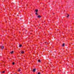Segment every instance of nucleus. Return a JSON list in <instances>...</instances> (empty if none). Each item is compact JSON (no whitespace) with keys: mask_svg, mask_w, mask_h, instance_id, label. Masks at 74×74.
Here are the masks:
<instances>
[{"mask_svg":"<svg viewBox=\"0 0 74 74\" xmlns=\"http://www.w3.org/2000/svg\"><path fill=\"white\" fill-rule=\"evenodd\" d=\"M1 48L2 49H4V46H1Z\"/></svg>","mask_w":74,"mask_h":74,"instance_id":"nucleus-1","label":"nucleus"},{"mask_svg":"<svg viewBox=\"0 0 74 74\" xmlns=\"http://www.w3.org/2000/svg\"><path fill=\"white\" fill-rule=\"evenodd\" d=\"M21 53H24V51H21Z\"/></svg>","mask_w":74,"mask_h":74,"instance_id":"nucleus-2","label":"nucleus"},{"mask_svg":"<svg viewBox=\"0 0 74 74\" xmlns=\"http://www.w3.org/2000/svg\"><path fill=\"white\" fill-rule=\"evenodd\" d=\"M33 72H35V71H36V69H33Z\"/></svg>","mask_w":74,"mask_h":74,"instance_id":"nucleus-3","label":"nucleus"},{"mask_svg":"<svg viewBox=\"0 0 74 74\" xmlns=\"http://www.w3.org/2000/svg\"><path fill=\"white\" fill-rule=\"evenodd\" d=\"M14 53V51H12L11 52H10L11 53Z\"/></svg>","mask_w":74,"mask_h":74,"instance_id":"nucleus-4","label":"nucleus"},{"mask_svg":"<svg viewBox=\"0 0 74 74\" xmlns=\"http://www.w3.org/2000/svg\"><path fill=\"white\" fill-rule=\"evenodd\" d=\"M38 18H41V16H40L39 15L38 16Z\"/></svg>","mask_w":74,"mask_h":74,"instance_id":"nucleus-5","label":"nucleus"},{"mask_svg":"<svg viewBox=\"0 0 74 74\" xmlns=\"http://www.w3.org/2000/svg\"><path fill=\"white\" fill-rule=\"evenodd\" d=\"M35 11L36 12H38V10H35Z\"/></svg>","mask_w":74,"mask_h":74,"instance_id":"nucleus-6","label":"nucleus"},{"mask_svg":"<svg viewBox=\"0 0 74 74\" xmlns=\"http://www.w3.org/2000/svg\"><path fill=\"white\" fill-rule=\"evenodd\" d=\"M38 62H41V61L40 60H38Z\"/></svg>","mask_w":74,"mask_h":74,"instance_id":"nucleus-7","label":"nucleus"},{"mask_svg":"<svg viewBox=\"0 0 74 74\" xmlns=\"http://www.w3.org/2000/svg\"><path fill=\"white\" fill-rule=\"evenodd\" d=\"M18 72H20V71H21V70H18Z\"/></svg>","mask_w":74,"mask_h":74,"instance_id":"nucleus-8","label":"nucleus"},{"mask_svg":"<svg viewBox=\"0 0 74 74\" xmlns=\"http://www.w3.org/2000/svg\"><path fill=\"white\" fill-rule=\"evenodd\" d=\"M62 46H63L64 47V43H63V45H62Z\"/></svg>","mask_w":74,"mask_h":74,"instance_id":"nucleus-9","label":"nucleus"},{"mask_svg":"<svg viewBox=\"0 0 74 74\" xmlns=\"http://www.w3.org/2000/svg\"><path fill=\"white\" fill-rule=\"evenodd\" d=\"M69 15L68 14V15L67 16V18H69Z\"/></svg>","mask_w":74,"mask_h":74,"instance_id":"nucleus-10","label":"nucleus"},{"mask_svg":"<svg viewBox=\"0 0 74 74\" xmlns=\"http://www.w3.org/2000/svg\"><path fill=\"white\" fill-rule=\"evenodd\" d=\"M12 64H13V65H14V64H15V63H14V62H12Z\"/></svg>","mask_w":74,"mask_h":74,"instance_id":"nucleus-11","label":"nucleus"},{"mask_svg":"<svg viewBox=\"0 0 74 74\" xmlns=\"http://www.w3.org/2000/svg\"><path fill=\"white\" fill-rule=\"evenodd\" d=\"M19 46L20 47H22V45H20Z\"/></svg>","mask_w":74,"mask_h":74,"instance_id":"nucleus-12","label":"nucleus"},{"mask_svg":"<svg viewBox=\"0 0 74 74\" xmlns=\"http://www.w3.org/2000/svg\"><path fill=\"white\" fill-rule=\"evenodd\" d=\"M5 72V71H3L2 72V73H4Z\"/></svg>","mask_w":74,"mask_h":74,"instance_id":"nucleus-13","label":"nucleus"},{"mask_svg":"<svg viewBox=\"0 0 74 74\" xmlns=\"http://www.w3.org/2000/svg\"><path fill=\"white\" fill-rule=\"evenodd\" d=\"M36 15H38V14H37V12H36Z\"/></svg>","mask_w":74,"mask_h":74,"instance_id":"nucleus-14","label":"nucleus"},{"mask_svg":"<svg viewBox=\"0 0 74 74\" xmlns=\"http://www.w3.org/2000/svg\"><path fill=\"white\" fill-rule=\"evenodd\" d=\"M38 74H40V72H38Z\"/></svg>","mask_w":74,"mask_h":74,"instance_id":"nucleus-15","label":"nucleus"}]
</instances>
